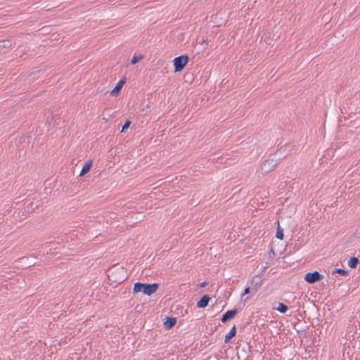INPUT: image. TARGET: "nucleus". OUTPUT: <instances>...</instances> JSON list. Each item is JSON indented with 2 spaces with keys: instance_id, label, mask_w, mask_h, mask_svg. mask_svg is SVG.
I'll list each match as a JSON object with an SVG mask.
<instances>
[{
  "instance_id": "f257e3e1",
  "label": "nucleus",
  "mask_w": 360,
  "mask_h": 360,
  "mask_svg": "<svg viewBox=\"0 0 360 360\" xmlns=\"http://www.w3.org/2000/svg\"><path fill=\"white\" fill-rule=\"evenodd\" d=\"M127 270L122 266H118L117 265L111 267L108 273V278L110 284H121L127 279Z\"/></svg>"
},
{
  "instance_id": "f03ea898",
  "label": "nucleus",
  "mask_w": 360,
  "mask_h": 360,
  "mask_svg": "<svg viewBox=\"0 0 360 360\" xmlns=\"http://www.w3.org/2000/svg\"><path fill=\"white\" fill-rule=\"evenodd\" d=\"M159 288V284L156 283H143L136 282L134 285L133 293L142 292L146 295H151L155 293Z\"/></svg>"
},
{
  "instance_id": "7ed1b4c3",
  "label": "nucleus",
  "mask_w": 360,
  "mask_h": 360,
  "mask_svg": "<svg viewBox=\"0 0 360 360\" xmlns=\"http://www.w3.org/2000/svg\"><path fill=\"white\" fill-rule=\"evenodd\" d=\"M282 148L277 150L274 156H276L278 153H281ZM281 158L279 157L277 160H276L272 155H270L266 160H264L261 165V170L262 174H268L269 172L273 171L278 164V160Z\"/></svg>"
},
{
  "instance_id": "20e7f679",
  "label": "nucleus",
  "mask_w": 360,
  "mask_h": 360,
  "mask_svg": "<svg viewBox=\"0 0 360 360\" xmlns=\"http://www.w3.org/2000/svg\"><path fill=\"white\" fill-rule=\"evenodd\" d=\"M189 60V57L188 55L184 54L176 57L173 60V64L174 67V72H181L185 66L187 65Z\"/></svg>"
},
{
  "instance_id": "39448f33",
  "label": "nucleus",
  "mask_w": 360,
  "mask_h": 360,
  "mask_svg": "<svg viewBox=\"0 0 360 360\" xmlns=\"http://www.w3.org/2000/svg\"><path fill=\"white\" fill-rule=\"evenodd\" d=\"M264 278L260 274H257L252 278V279L248 282V284H250L252 286V295H255L258 290L263 285Z\"/></svg>"
},
{
  "instance_id": "423d86ee",
  "label": "nucleus",
  "mask_w": 360,
  "mask_h": 360,
  "mask_svg": "<svg viewBox=\"0 0 360 360\" xmlns=\"http://www.w3.org/2000/svg\"><path fill=\"white\" fill-rule=\"evenodd\" d=\"M323 278V276L321 274L319 271H314L313 272H309L305 274L304 280L307 283L312 284L315 283L318 281H321Z\"/></svg>"
},
{
  "instance_id": "0eeeda50",
  "label": "nucleus",
  "mask_w": 360,
  "mask_h": 360,
  "mask_svg": "<svg viewBox=\"0 0 360 360\" xmlns=\"http://www.w3.org/2000/svg\"><path fill=\"white\" fill-rule=\"evenodd\" d=\"M238 313V309H233L231 310H228L226 311L221 319V321L224 323H226L228 321L233 319L236 314Z\"/></svg>"
},
{
  "instance_id": "6e6552de",
  "label": "nucleus",
  "mask_w": 360,
  "mask_h": 360,
  "mask_svg": "<svg viewBox=\"0 0 360 360\" xmlns=\"http://www.w3.org/2000/svg\"><path fill=\"white\" fill-rule=\"evenodd\" d=\"M126 82V78L122 77L119 80V82L117 83L116 86L114 87V89L111 91L110 95L111 96H117L120 91H121L122 86Z\"/></svg>"
},
{
  "instance_id": "1a4fd4ad",
  "label": "nucleus",
  "mask_w": 360,
  "mask_h": 360,
  "mask_svg": "<svg viewBox=\"0 0 360 360\" xmlns=\"http://www.w3.org/2000/svg\"><path fill=\"white\" fill-rule=\"evenodd\" d=\"M176 322L177 319L176 317L167 316L164 322V326L166 329L169 330L176 325Z\"/></svg>"
},
{
  "instance_id": "9d476101",
  "label": "nucleus",
  "mask_w": 360,
  "mask_h": 360,
  "mask_svg": "<svg viewBox=\"0 0 360 360\" xmlns=\"http://www.w3.org/2000/svg\"><path fill=\"white\" fill-rule=\"evenodd\" d=\"M211 300L208 295H204L201 297L200 300L197 302L198 308H205Z\"/></svg>"
},
{
  "instance_id": "9b49d317",
  "label": "nucleus",
  "mask_w": 360,
  "mask_h": 360,
  "mask_svg": "<svg viewBox=\"0 0 360 360\" xmlns=\"http://www.w3.org/2000/svg\"><path fill=\"white\" fill-rule=\"evenodd\" d=\"M93 165V160H88L84 165L82 167V170L80 172L79 176H82L85 175L86 173H88Z\"/></svg>"
},
{
  "instance_id": "f8f14e48",
  "label": "nucleus",
  "mask_w": 360,
  "mask_h": 360,
  "mask_svg": "<svg viewBox=\"0 0 360 360\" xmlns=\"http://www.w3.org/2000/svg\"><path fill=\"white\" fill-rule=\"evenodd\" d=\"M236 335V325H233V327L231 328L230 331L226 335L224 338V342L229 343L230 340L234 338Z\"/></svg>"
},
{
  "instance_id": "ddd939ff",
  "label": "nucleus",
  "mask_w": 360,
  "mask_h": 360,
  "mask_svg": "<svg viewBox=\"0 0 360 360\" xmlns=\"http://www.w3.org/2000/svg\"><path fill=\"white\" fill-rule=\"evenodd\" d=\"M359 264V259L358 257H352L349 259L347 264L351 269L356 268L357 265Z\"/></svg>"
},
{
  "instance_id": "4468645a",
  "label": "nucleus",
  "mask_w": 360,
  "mask_h": 360,
  "mask_svg": "<svg viewBox=\"0 0 360 360\" xmlns=\"http://www.w3.org/2000/svg\"><path fill=\"white\" fill-rule=\"evenodd\" d=\"M12 43L9 39L0 40V50L2 49H8L11 47Z\"/></svg>"
},
{
  "instance_id": "2eb2a0df",
  "label": "nucleus",
  "mask_w": 360,
  "mask_h": 360,
  "mask_svg": "<svg viewBox=\"0 0 360 360\" xmlns=\"http://www.w3.org/2000/svg\"><path fill=\"white\" fill-rule=\"evenodd\" d=\"M275 309L280 313L285 314L288 310V307L283 303L279 302L278 306Z\"/></svg>"
},
{
  "instance_id": "dca6fc26",
  "label": "nucleus",
  "mask_w": 360,
  "mask_h": 360,
  "mask_svg": "<svg viewBox=\"0 0 360 360\" xmlns=\"http://www.w3.org/2000/svg\"><path fill=\"white\" fill-rule=\"evenodd\" d=\"M276 237L279 240H283L284 238L283 229L280 226L279 224L276 229Z\"/></svg>"
},
{
  "instance_id": "f3484780",
  "label": "nucleus",
  "mask_w": 360,
  "mask_h": 360,
  "mask_svg": "<svg viewBox=\"0 0 360 360\" xmlns=\"http://www.w3.org/2000/svg\"><path fill=\"white\" fill-rule=\"evenodd\" d=\"M338 274L340 275L346 276L349 275V272L347 270H345L343 269H335V270L333 271V274Z\"/></svg>"
},
{
  "instance_id": "a211bd4d",
  "label": "nucleus",
  "mask_w": 360,
  "mask_h": 360,
  "mask_svg": "<svg viewBox=\"0 0 360 360\" xmlns=\"http://www.w3.org/2000/svg\"><path fill=\"white\" fill-rule=\"evenodd\" d=\"M143 58V55H139V56L134 55L132 57V58L131 59V63L132 65H134V64L137 63L139 60H142Z\"/></svg>"
},
{
  "instance_id": "6ab92c4d",
  "label": "nucleus",
  "mask_w": 360,
  "mask_h": 360,
  "mask_svg": "<svg viewBox=\"0 0 360 360\" xmlns=\"http://www.w3.org/2000/svg\"><path fill=\"white\" fill-rule=\"evenodd\" d=\"M250 293L252 294V286H250V284H248V286H247L244 289V290H243V293L241 295V297H243L245 295H248V294H250Z\"/></svg>"
},
{
  "instance_id": "aec40b11",
  "label": "nucleus",
  "mask_w": 360,
  "mask_h": 360,
  "mask_svg": "<svg viewBox=\"0 0 360 360\" xmlns=\"http://www.w3.org/2000/svg\"><path fill=\"white\" fill-rule=\"evenodd\" d=\"M354 237L358 240H360V224L357 226L354 233Z\"/></svg>"
},
{
  "instance_id": "412c9836",
  "label": "nucleus",
  "mask_w": 360,
  "mask_h": 360,
  "mask_svg": "<svg viewBox=\"0 0 360 360\" xmlns=\"http://www.w3.org/2000/svg\"><path fill=\"white\" fill-rule=\"evenodd\" d=\"M131 123V121L127 120L122 127L121 132H124L129 127Z\"/></svg>"
},
{
  "instance_id": "4be33fe9",
  "label": "nucleus",
  "mask_w": 360,
  "mask_h": 360,
  "mask_svg": "<svg viewBox=\"0 0 360 360\" xmlns=\"http://www.w3.org/2000/svg\"><path fill=\"white\" fill-rule=\"evenodd\" d=\"M207 284H208V282L204 281V282L201 283L199 285V286H200V288H203V287H205Z\"/></svg>"
},
{
  "instance_id": "5701e85b",
  "label": "nucleus",
  "mask_w": 360,
  "mask_h": 360,
  "mask_svg": "<svg viewBox=\"0 0 360 360\" xmlns=\"http://www.w3.org/2000/svg\"><path fill=\"white\" fill-rule=\"evenodd\" d=\"M304 330H297V334L300 336Z\"/></svg>"
},
{
  "instance_id": "b1692460",
  "label": "nucleus",
  "mask_w": 360,
  "mask_h": 360,
  "mask_svg": "<svg viewBox=\"0 0 360 360\" xmlns=\"http://www.w3.org/2000/svg\"><path fill=\"white\" fill-rule=\"evenodd\" d=\"M202 42L206 44L207 43L205 40H203Z\"/></svg>"
},
{
  "instance_id": "393cba45",
  "label": "nucleus",
  "mask_w": 360,
  "mask_h": 360,
  "mask_svg": "<svg viewBox=\"0 0 360 360\" xmlns=\"http://www.w3.org/2000/svg\"><path fill=\"white\" fill-rule=\"evenodd\" d=\"M149 108V105L148 104L146 106V108Z\"/></svg>"
}]
</instances>
